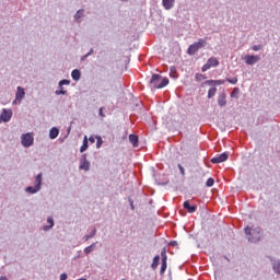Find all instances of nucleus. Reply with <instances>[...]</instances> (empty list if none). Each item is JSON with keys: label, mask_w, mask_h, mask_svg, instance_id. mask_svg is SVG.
Returning <instances> with one entry per match:
<instances>
[{"label": "nucleus", "mask_w": 280, "mask_h": 280, "mask_svg": "<svg viewBox=\"0 0 280 280\" xmlns=\"http://www.w3.org/2000/svg\"><path fill=\"white\" fill-rule=\"evenodd\" d=\"M129 141L133 148H139V136L137 135H129Z\"/></svg>", "instance_id": "obj_23"}, {"label": "nucleus", "mask_w": 280, "mask_h": 280, "mask_svg": "<svg viewBox=\"0 0 280 280\" xmlns=\"http://www.w3.org/2000/svg\"><path fill=\"white\" fill-rule=\"evenodd\" d=\"M71 78L74 80V82H80V78H82V72H80L79 69H74L71 72Z\"/></svg>", "instance_id": "obj_21"}, {"label": "nucleus", "mask_w": 280, "mask_h": 280, "mask_svg": "<svg viewBox=\"0 0 280 280\" xmlns=\"http://www.w3.org/2000/svg\"><path fill=\"white\" fill-rule=\"evenodd\" d=\"M170 71H171V72H170L171 78H177V77H176V67H174V66L171 67Z\"/></svg>", "instance_id": "obj_31"}, {"label": "nucleus", "mask_w": 280, "mask_h": 280, "mask_svg": "<svg viewBox=\"0 0 280 280\" xmlns=\"http://www.w3.org/2000/svg\"><path fill=\"white\" fill-rule=\"evenodd\" d=\"M162 266L160 270V275H165V270H167V253L165 250H162Z\"/></svg>", "instance_id": "obj_14"}, {"label": "nucleus", "mask_w": 280, "mask_h": 280, "mask_svg": "<svg viewBox=\"0 0 280 280\" xmlns=\"http://www.w3.org/2000/svg\"><path fill=\"white\" fill-rule=\"evenodd\" d=\"M0 118H2V121H4V124H8V121H10V119H12V109L2 108Z\"/></svg>", "instance_id": "obj_13"}, {"label": "nucleus", "mask_w": 280, "mask_h": 280, "mask_svg": "<svg viewBox=\"0 0 280 280\" xmlns=\"http://www.w3.org/2000/svg\"><path fill=\"white\" fill-rule=\"evenodd\" d=\"M224 80H208L205 82V84H208L209 86H221V84H224Z\"/></svg>", "instance_id": "obj_22"}, {"label": "nucleus", "mask_w": 280, "mask_h": 280, "mask_svg": "<svg viewBox=\"0 0 280 280\" xmlns=\"http://www.w3.org/2000/svg\"><path fill=\"white\" fill-rule=\"evenodd\" d=\"M43 189V173H38L35 176L34 179V186H27L24 191L25 194H30L31 196H34L38 194Z\"/></svg>", "instance_id": "obj_2"}, {"label": "nucleus", "mask_w": 280, "mask_h": 280, "mask_svg": "<svg viewBox=\"0 0 280 280\" xmlns=\"http://www.w3.org/2000/svg\"><path fill=\"white\" fill-rule=\"evenodd\" d=\"M159 261H161V256H155L151 265L152 270H156V268H159Z\"/></svg>", "instance_id": "obj_27"}, {"label": "nucleus", "mask_w": 280, "mask_h": 280, "mask_svg": "<svg viewBox=\"0 0 280 280\" xmlns=\"http://www.w3.org/2000/svg\"><path fill=\"white\" fill-rule=\"evenodd\" d=\"M25 100V89L18 86L15 92V100L13 101V105L21 104Z\"/></svg>", "instance_id": "obj_7"}, {"label": "nucleus", "mask_w": 280, "mask_h": 280, "mask_svg": "<svg viewBox=\"0 0 280 280\" xmlns=\"http://www.w3.org/2000/svg\"><path fill=\"white\" fill-rule=\"evenodd\" d=\"M79 170H83L84 172H89L91 170V162L86 159V153H84L80 159Z\"/></svg>", "instance_id": "obj_10"}, {"label": "nucleus", "mask_w": 280, "mask_h": 280, "mask_svg": "<svg viewBox=\"0 0 280 280\" xmlns=\"http://www.w3.org/2000/svg\"><path fill=\"white\" fill-rule=\"evenodd\" d=\"M21 143L23 148H32V145H34V133L33 132L22 133Z\"/></svg>", "instance_id": "obj_5"}, {"label": "nucleus", "mask_w": 280, "mask_h": 280, "mask_svg": "<svg viewBox=\"0 0 280 280\" xmlns=\"http://www.w3.org/2000/svg\"><path fill=\"white\" fill-rule=\"evenodd\" d=\"M184 209H186V211H188V213H196V211L198 210V206H191L189 203V200L185 201L183 203Z\"/></svg>", "instance_id": "obj_17"}, {"label": "nucleus", "mask_w": 280, "mask_h": 280, "mask_svg": "<svg viewBox=\"0 0 280 280\" xmlns=\"http://www.w3.org/2000/svg\"><path fill=\"white\" fill-rule=\"evenodd\" d=\"M202 47H207V39L200 38L198 42H195L192 45L188 47L187 54L188 56H195L202 49Z\"/></svg>", "instance_id": "obj_4"}, {"label": "nucleus", "mask_w": 280, "mask_h": 280, "mask_svg": "<svg viewBox=\"0 0 280 280\" xmlns=\"http://www.w3.org/2000/svg\"><path fill=\"white\" fill-rule=\"evenodd\" d=\"M226 82H229L230 84H235L237 82V78L226 79Z\"/></svg>", "instance_id": "obj_35"}, {"label": "nucleus", "mask_w": 280, "mask_h": 280, "mask_svg": "<svg viewBox=\"0 0 280 280\" xmlns=\"http://www.w3.org/2000/svg\"><path fill=\"white\" fill-rule=\"evenodd\" d=\"M104 107H101L100 108V112H98V115H100V117H105V115H104Z\"/></svg>", "instance_id": "obj_37"}, {"label": "nucleus", "mask_w": 280, "mask_h": 280, "mask_svg": "<svg viewBox=\"0 0 280 280\" xmlns=\"http://www.w3.org/2000/svg\"><path fill=\"white\" fill-rule=\"evenodd\" d=\"M95 235H97V229H93L92 232L90 234H86L83 240L85 242H89V240H93V237H95Z\"/></svg>", "instance_id": "obj_25"}, {"label": "nucleus", "mask_w": 280, "mask_h": 280, "mask_svg": "<svg viewBox=\"0 0 280 280\" xmlns=\"http://www.w3.org/2000/svg\"><path fill=\"white\" fill-rule=\"evenodd\" d=\"M71 84V80L62 79L58 82V90L55 91V95H67V90L65 86H69Z\"/></svg>", "instance_id": "obj_6"}, {"label": "nucleus", "mask_w": 280, "mask_h": 280, "mask_svg": "<svg viewBox=\"0 0 280 280\" xmlns=\"http://www.w3.org/2000/svg\"><path fill=\"white\" fill-rule=\"evenodd\" d=\"M215 180L213 178H208L207 182H206V186L207 187H213Z\"/></svg>", "instance_id": "obj_30"}, {"label": "nucleus", "mask_w": 280, "mask_h": 280, "mask_svg": "<svg viewBox=\"0 0 280 280\" xmlns=\"http://www.w3.org/2000/svg\"><path fill=\"white\" fill-rule=\"evenodd\" d=\"M102 143H103L102 138L98 137V138H97V142H96V148H97V149L102 148Z\"/></svg>", "instance_id": "obj_33"}, {"label": "nucleus", "mask_w": 280, "mask_h": 280, "mask_svg": "<svg viewBox=\"0 0 280 280\" xmlns=\"http://www.w3.org/2000/svg\"><path fill=\"white\" fill-rule=\"evenodd\" d=\"M95 244L96 243H92L90 246L85 247L83 249L85 255H91V253H93V250H95Z\"/></svg>", "instance_id": "obj_26"}, {"label": "nucleus", "mask_w": 280, "mask_h": 280, "mask_svg": "<svg viewBox=\"0 0 280 280\" xmlns=\"http://www.w3.org/2000/svg\"><path fill=\"white\" fill-rule=\"evenodd\" d=\"M219 65H220V61H218V58L211 57L202 66L201 71L205 73L206 71H209V69H211V67H218Z\"/></svg>", "instance_id": "obj_9"}, {"label": "nucleus", "mask_w": 280, "mask_h": 280, "mask_svg": "<svg viewBox=\"0 0 280 280\" xmlns=\"http://www.w3.org/2000/svg\"><path fill=\"white\" fill-rule=\"evenodd\" d=\"M130 207H131L132 210H135V205H132V201L130 203Z\"/></svg>", "instance_id": "obj_40"}, {"label": "nucleus", "mask_w": 280, "mask_h": 280, "mask_svg": "<svg viewBox=\"0 0 280 280\" xmlns=\"http://www.w3.org/2000/svg\"><path fill=\"white\" fill-rule=\"evenodd\" d=\"M95 50L93 48L90 49V51L81 57V60L84 61L89 56H93Z\"/></svg>", "instance_id": "obj_29"}, {"label": "nucleus", "mask_w": 280, "mask_h": 280, "mask_svg": "<svg viewBox=\"0 0 280 280\" xmlns=\"http://www.w3.org/2000/svg\"><path fill=\"white\" fill-rule=\"evenodd\" d=\"M271 270L277 277H280V259L270 258Z\"/></svg>", "instance_id": "obj_11"}, {"label": "nucleus", "mask_w": 280, "mask_h": 280, "mask_svg": "<svg viewBox=\"0 0 280 280\" xmlns=\"http://www.w3.org/2000/svg\"><path fill=\"white\" fill-rule=\"evenodd\" d=\"M178 168H179L182 176H185V167H183V165L178 164Z\"/></svg>", "instance_id": "obj_36"}, {"label": "nucleus", "mask_w": 280, "mask_h": 280, "mask_svg": "<svg viewBox=\"0 0 280 280\" xmlns=\"http://www.w3.org/2000/svg\"><path fill=\"white\" fill-rule=\"evenodd\" d=\"M240 92V89L238 88H235L233 90V92L231 93V97H235V95H237V93Z\"/></svg>", "instance_id": "obj_34"}, {"label": "nucleus", "mask_w": 280, "mask_h": 280, "mask_svg": "<svg viewBox=\"0 0 280 280\" xmlns=\"http://www.w3.org/2000/svg\"><path fill=\"white\" fill-rule=\"evenodd\" d=\"M58 135H60V129H58V127H52L49 130V139L54 140V139H58Z\"/></svg>", "instance_id": "obj_18"}, {"label": "nucleus", "mask_w": 280, "mask_h": 280, "mask_svg": "<svg viewBox=\"0 0 280 280\" xmlns=\"http://www.w3.org/2000/svg\"><path fill=\"white\" fill-rule=\"evenodd\" d=\"M173 246L176 245V242L171 243Z\"/></svg>", "instance_id": "obj_41"}, {"label": "nucleus", "mask_w": 280, "mask_h": 280, "mask_svg": "<svg viewBox=\"0 0 280 280\" xmlns=\"http://www.w3.org/2000/svg\"><path fill=\"white\" fill-rule=\"evenodd\" d=\"M244 62L248 65L249 67H253L254 65H257L261 60V57L259 55H247L243 58Z\"/></svg>", "instance_id": "obj_8"}, {"label": "nucleus", "mask_w": 280, "mask_h": 280, "mask_svg": "<svg viewBox=\"0 0 280 280\" xmlns=\"http://www.w3.org/2000/svg\"><path fill=\"white\" fill-rule=\"evenodd\" d=\"M47 223L48 225H44L43 226V231L47 232V231H51L54 229V217H48L47 218Z\"/></svg>", "instance_id": "obj_19"}, {"label": "nucleus", "mask_w": 280, "mask_h": 280, "mask_svg": "<svg viewBox=\"0 0 280 280\" xmlns=\"http://www.w3.org/2000/svg\"><path fill=\"white\" fill-rule=\"evenodd\" d=\"M262 47L264 46H261V45H254V46H252V49H253V51H260V49H262Z\"/></svg>", "instance_id": "obj_32"}, {"label": "nucleus", "mask_w": 280, "mask_h": 280, "mask_svg": "<svg viewBox=\"0 0 280 280\" xmlns=\"http://www.w3.org/2000/svg\"><path fill=\"white\" fill-rule=\"evenodd\" d=\"M67 279H68L67 273H61V275H60V280H67Z\"/></svg>", "instance_id": "obj_38"}, {"label": "nucleus", "mask_w": 280, "mask_h": 280, "mask_svg": "<svg viewBox=\"0 0 280 280\" xmlns=\"http://www.w3.org/2000/svg\"><path fill=\"white\" fill-rule=\"evenodd\" d=\"M218 105L220 108H224V106H226V92H221L218 95Z\"/></svg>", "instance_id": "obj_16"}, {"label": "nucleus", "mask_w": 280, "mask_h": 280, "mask_svg": "<svg viewBox=\"0 0 280 280\" xmlns=\"http://www.w3.org/2000/svg\"><path fill=\"white\" fill-rule=\"evenodd\" d=\"M245 235L247 236L248 242H252V244H257V242H261L264 231H261V228L246 226Z\"/></svg>", "instance_id": "obj_1"}, {"label": "nucleus", "mask_w": 280, "mask_h": 280, "mask_svg": "<svg viewBox=\"0 0 280 280\" xmlns=\"http://www.w3.org/2000/svg\"><path fill=\"white\" fill-rule=\"evenodd\" d=\"M174 3H176V0H162V5L166 10H172V8H174Z\"/></svg>", "instance_id": "obj_20"}, {"label": "nucleus", "mask_w": 280, "mask_h": 280, "mask_svg": "<svg viewBox=\"0 0 280 280\" xmlns=\"http://www.w3.org/2000/svg\"><path fill=\"white\" fill-rule=\"evenodd\" d=\"M229 160V152H223L220 155H217L211 159V163L218 164V163H224V161Z\"/></svg>", "instance_id": "obj_12"}, {"label": "nucleus", "mask_w": 280, "mask_h": 280, "mask_svg": "<svg viewBox=\"0 0 280 280\" xmlns=\"http://www.w3.org/2000/svg\"><path fill=\"white\" fill-rule=\"evenodd\" d=\"M89 141H90L91 143H95V137L91 136V137L89 138Z\"/></svg>", "instance_id": "obj_39"}, {"label": "nucleus", "mask_w": 280, "mask_h": 280, "mask_svg": "<svg viewBox=\"0 0 280 280\" xmlns=\"http://www.w3.org/2000/svg\"><path fill=\"white\" fill-rule=\"evenodd\" d=\"M215 93H218V89L215 86H212L209 91H208V98L211 100V97L215 96Z\"/></svg>", "instance_id": "obj_28"}, {"label": "nucleus", "mask_w": 280, "mask_h": 280, "mask_svg": "<svg viewBox=\"0 0 280 280\" xmlns=\"http://www.w3.org/2000/svg\"><path fill=\"white\" fill-rule=\"evenodd\" d=\"M86 150H89V138L85 136L83 139V144L80 148V152H86Z\"/></svg>", "instance_id": "obj_24"}, {"label": "nucleus", "mask_w": 280, "mask_h": 280, "mask_svg": "<svg viewBox=\"0 0 280 280\" xmlns=\"http://www.w3.org/2000/svg\"><path fill=\"white\" fill-rule=\"evenodd\" d=\"M84 9H79L74 15H73V19H74V22L78 23V25H80V23H82V21H84Z\"/></svg>", "instance_id": "obj_15"}, {"label": "nucleus", "mask_w": 280, "mask_h": 280, "mask_svg": "<svg viewBox=\"0 0 280 280\" xmlns=\"http://www.w3.org/2000/svg\"><path fill=\"white\" fill-rule=\"evenodd\" d=\"M170 84V79L161 77V74H153L150 80L151 89H165Z\"/></svg>", "instance_id": "obj_3"}]
</instances>
